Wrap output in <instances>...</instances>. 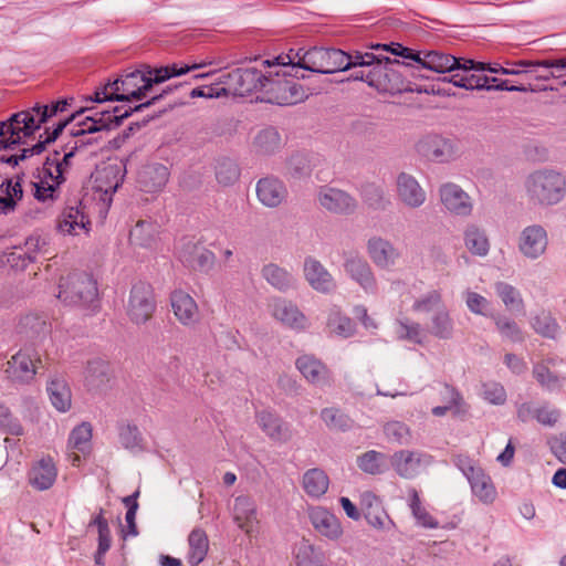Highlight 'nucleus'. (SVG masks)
I'll return each mask as SVG.
<instances>
[{"instance_id": "f257e3e1", "label": "nucleus", "mask_w": 566, "mask_h": 566, "mask_svg": "<svg viewBox=\"0 0 566 566\" xmlns=\"http://www.w3.org/2000/svg\"><path fill=\"white\" fill-rule=\"evenodd\" d=\"M201 66V64L190 65L184 62H175L159 67L140 65L137 69L123 71L113 81L108 80L105 84L96 87L90 101L97 104L114 101L128 104L113 108L99 109L97 107L92 115H86L82 122H78L72 128L71 134L73 136L92 135L102 130L117 128L133 113L143 112L145 108L155 105L167 94L171 93L174 88L178 87L177 85H167L160 92H156V85L198 70Z\"/></svg>"}, {"instance_id": "f03ea898", "label": "nucleus", "mask_w": 566, "mask_h": 566, "mask_svg": "<svg viewBox=\"0 0 566 566\" xmlns=\"http://www.w3.org/2000/svg\"><path fill=\"white\" fill-rule=\"evenodd\" d=\"M373 56V61L366 65H357L347 80L364 81L379 93L396 95L402 92H418L422 90L409 81L416 77L412 64L407 61H399L371 52H361Z\"/></svg>"}, {"instance_id": "7ed1b4c3", "label": "nucleus", "mask_w": 566, "mask_h": 566, "mask_svg": "<svg viewBox=\"0 0 566 566\" xmlns=\"http://www.w3.org/2000/svg\"><path fill=\"white\" fill-rule=\"evenodd\" d=\"M293 50L287 54H280L272 60H262L261 66L265 69L262 95H258L260 102L279 106L295 105L307 97L306 90L300 84L305 78V73H296L291 70L294 64Z\"/></svg>"}, {"instance_id": "20e7f679", "label": "nucleus", "mask_w": 566, "mask_h": 566, "mask_svg": "<svg viewBox=\"0 0 566 566\" xmlns=\"http://www.w3.org/2000/svg\"><path fill=\"white\" fill-rule=\"evenodd\" d=\"M70 106L67 98L57 99L48 105L35 104L30 109L11 114L6 120H0V150L13 149L23 144L41 125L51 117L63 113Z\"/></svg>"}, {"instance_id": "39448f33", "label": "nucleus", "mask_w": 566, "mask_h": 566, "mask_svg": "<svg viewBox=\"0 0 566 566\" xmlns=\"http://www.w3.org/2000/svg\"><path fill=\"white\" fill-rule=\"evenodd\" d=\"M301 51L292 53L294 64L291 70L296 73L310 71L313 73L332 74L344 71H355L357 65H366L373 61V56L356 51L347 53L336 48H311L301 54Z\"/></svg>"}, {"instance_id": "423d86ee", "label": "nucleus", "mask_w": 566, "mask_h": 566, "mask_svg": "<svg viewBox=\"0 0 566 566\" xmlns=\"http://www.w3.org/2000/svg\"><path fill=\"white\" fill-rule=\"evenodd\" d=\"M463 73H453L450 77L444 76L443 81L452 83L454 86L465 90L476 91H507V92H525L524 86H509L507 81L499 80L497 77H490L486 75H479L470 73L490 72L494 74L504 75H518L523 70H509L499 63H489L474 60H463Z\"/></svg>"}, {"instance_id": "0eeeda50", "label": "nucleus", "mask_w": 566, "mask_h": 566, "mask_svg": "<svg viewBox=\"0 0 566 566\" xmlns=\"http://www.w3.org/2000/svg\"><path fill=\"white\" fill-rule=\"evenodd\" d=\"M373 48L376 50L381 49L386 52H390L395 56L409 61L412 64L413 72L417 74L416 77H427L421 74L422 70L436 73H463L462 63L464 59L455 57L440 51H417L397 42L389 44L378 43L373 45Z\"/></svg>"}, {"instance_id": "6e6552de", "label": "nucleus", "mask_w": 566, "mask_h": 566, "mask_svg": "<svg viewBox=\"0 0 566 566\" xmlns=\"http://www.w3.org/2000/svg\"><path fill=\"white\" fill-rule=\"evenodd\" d=\"M57 297L65 304L81 306L90 312L99 307L96 280L86 272H73L61 279Z\"/></svg>"}, {"instance_id": "1a4fd4ad", "label": "nucleus", "mask_w": 566, "mask_h": 566, "mask_svg": "<svg viewBox=\"0 0 566 566\" xmlns=\"http://www.w3.org/2000/svg\"><path fill=\"white\" fill-rule=\"evenodd\" d=\"M525 188L530 201L535 205L552 206L564 198L566 179L555 170H536L527 177Z\"/></svg>"}, {"instance_id": "9d476101", "label": "nucleus", "mask_w": 566, "mask_h": 566, "mask_svg": "<svg viewBox=\"0 0 566 566\" xmlns=\"http://www.w3.org/2000/svg\"><path fill=\"white\" fill-rule=\"evenodd\" d=\"M265 69L258 66L238 67L228 73L222 74L219 80L224 84L227 96L232 94L235 96H247L252 93L262 95L263 78Z\"/></svg>"}, {"instance_id": "9b49d317", "label": "nucleus", "mask_w": 566, "mask_h": 566, "mask_svg": "<svg viewBox=\"0 0 566 566\" xmlns=\"http://www.w3.org/2000/svg\"><path fill=\"white\" fill-rule=\"evenodd\" d=\"M86 136L87 135L73 136L75 138L74 145L69 149H64L62 158L57 150L49 155L43 163V166L38 169V178L50 184L59 181V185H62L65 181V170L70 166V160L75 155V151L81 147L97 143V138Z\"/></svg>"}, {"instance_id": "f8f14e48", "label": "nucleus", "mask_w": 566, "mask_h": 566, "mask_svg": "<svg viewBox=\"0 0 566 566\" xmlns=\"http://www.w3.org/2000/svg\"><path fill=\"white\" fill-rule=\"evenodd\" d=\"M155 310L156 300L153 286L145 281L134 283L126 305L129 319L137 325L145 324L150 319Z\"/></svg>"}, {"instance_id": "ddd939ff", "label": "nucleus", "mask_w": 566, "mask_h": 566, "mask_svg": "<svg viewBox=\"0 0 566 566\" xmlns=\"http://www.w3.org/2000/svg\"><path fill=\"white\" fill-rule=\"evenodd\" d=\"M41 365L39 356L29 348L19 350L8 361L6 374L13 382H30Z\"/></svg>"}, {"instance_id": "4468645a", "label": "nucleus", "mask_w": 566, "mask_h": 566, "mask_svg": "<svg viewBox=\"0 0 566 566\" xmlns=\"http://www.w3.org/2000/svg\"><path fill=\"white\" fill-rule=\"evenodd\" d=\"M344 270L366 293H377V282L366 259L358 253L344 254Z\"/></svg>"}, {"instance_id": "2eb2a0df", "label": "nucleus", "mask_w": 566, "mask_h": 566, "mask_svg": "<svg viewBox=\"0 0 566 566\" xmlns=\"http://www.w3.org/2000/svg\"><path fill=\"white\" fill-rule=\"evenodd\" d=\"M433 458L422 451L400 450L392 454L391 465L403 479L416 478L422 468L430 465Z\"/></svg>"}, {"instance_id": "dca6fc26", "label": "nucleus", "mask_w": 566, "mask_h": 566, "mask_svg": "<svg viewBox=\"0 0 566 566\" xmlns=\"http://www.w3.org/2000/svg\"><path fill=\"white\" fill-rule=\"evenodd\" d=\"M232 517L238 527L248 536L259 533L260 521L258 518L256 503L253 497L249 495L234 497Z\"/></svg>"}, {"instance_id": "f3484780", "label": "nucleus", "mask_w": 566, "mask_h": 566, "mask_svg": "<svg viewBox=\"0 0 566 566\" xmlns=\"http://www.w3.org/2000/svg\"><path fill=\"white\" fill-rule=\"evenodd\" d=\"M548 244L547 231L541 224L524 228L518 237V251L530 260L542 256Z\"/></svg>"}, {"instance_id": "a211bd4d", "label": "nucleus", "mask_w": 566, "mask_h": 566, "mask_svg": "<svg viewBox=\"0 0 566 566\" xmlns=\"http://www.w3.org/2000/svg\"><path fill=\"white\" fill-rule=\"evenodd\" d=\"M181 263L191 270L207 273L214 264V253L192 241L185 242L178 249Z\"/></svg>"}, {"instance_id": "6ab92c4d", "label": "nucleus", "mask_w": 566, "mask_h": 566, "mask_svg": "<svg viewBox=\"0 0 566 566\" xmlns=\"http://www.w3.org/2000/svg\"><path fill=\"white\" fill-rule=\"evenodd\" d=\"M255 418L259 427L273 442L285 443L292 439L291 424L275 412L261 410L256 412Z\"/></svg>"}, {"instance_id": "aec40b11", "label": "nucleus", "mask_w": 566, "mask_h": 566, "mask_svg": "<svg viewBox=\"0 0 566 566\" xmlns=\"http://www.w3.org/2000/svg\"><path fill=\"white\" fill-rule=\"evenodd\" d=\"M84 210L81 202L77 206H66L57 218V230L71 235L87 233L91 221Z\"/></svg>"}, {"instance_id": "412c9836", "label": "nucleus", "mask_w": 566, "mask_h": 566, "mask_svg": "<svg viewBox=\"0 0 566 566\" xmlns=\"http://www.w3.org/2000/svg\"><path fill=\"white\" fill-rule=\"evenodd\" d=\"M417 149L423 157L439 163H447L455 155L453 143L440 135H428L423 137L418 143Z\"/></svg>"}, {"instance_id": "4be33fe9", "label": "nucleus", "mask_w": 566, "mask_h": 566, "mask_svg": "<svg viewBox=\"0 0 566 566\" xmlns=\"http://www.w3.org/2000/svg\"><path fill=\"white\" fill-rule=\"evenodd\" d=\"M439 192L443 207L450 213L467 217L472 212L471 199L460 186L448 182L440 187Z\"/></svg>"}, {"instance_id": "5701e85b", "label": "nucleus", "mask_w": 566, "mask_h": 566, "mask_svg": "<svg viewBox=\"0 0 566 566\" xmlns=\"http://www.w3.org/2000/svg\"><path fill=\"white\" fill-rule=\"evenodd\" d=\"M57 478V468L51 457L35 461L28 473L29 484L38 491H46L53 486Z\"/></svg>"}, {"instance_id": "b1692460", "label": "nucleus", "mask_w": 566, "mask_h": 566, "mask_svg": "<svg viewBox=\"0 0 566 566\" xmlns=\"http://www.w3.org/2000/svg\"><path fill=\"white\" fill-rule=\"evenodd\" d=\"M296 368L304 378L317 387L329 386L332 381L331 370L313 355H302L295 361Z\"/></svg>"}, {"instance_id": "393cba45", "label": "nucleus", "mask_w": 566, "mask_h": 566, "mask_svg": "<svg viewBox=\"0 0 566 566\" xmlns=\"http://www.w3.org/2000/svg\"><path fill=\"white\" fill-rule=\"evenodd\" d=\"M170 304L176 318L185 326H195L199 319L196 301L186 292L176 290L170 294Z\"/></svg>"}, {"instance_id": "a878e982", "label": "nucleus", "mask_w": 566, "mask_h": 566, "mask_svg": "<svg viewBox=\"0 0 566 566\" xmlns=\"http://www.w3.org/2000/svg\"><path fill=\"white\" fill-rule=\"evenodd\" d=\"M397 195L399 200L409 208L421 207L427 198L426 191L418 180L406 172L397 177Z\"/></svg>"}, {"instance_id": "bb28decb", "label": "nucleus", "mask_w": 566, "mask_h": 566, "mask_svg": "<svg viewBox=\"0 0 566 566\" xmlns=\"http://www.w3.org/2000/svg\"><path fill=\"white\" fill-rule=\"evenodd\" d=\"M304 274L308 284L321 293H331L336 283L326 268L316 259L307 256L304 261Z\"/></svg>"}, {"instance_id": "cd10ccee", "label": "nucleus", "mask_w": 566, "mask_h": 566, "mask_svg": "<svg viewBox=\"0 0 566 566\" xmlns=\"http://www.w3.org/2000/svg\"><path fill=\"white\" fill-rule=\"evenodd\" d=\"M318 200L323 208L334 213L349 214L357 208V201L354 197L336 188L323 189L319 192Z\"/></svg>"}, {"instance_id": "c85d7f7f", "label": "nucleus", "mask_w": 566, "mask_h": 566, "mask_svg": "<svg viewBox=\"0 0 566 566\" xmlns=\"http://www.w3.org/2000/svg\"><path fill=\"white\" fill-rule=\"evenodd\" d=\"M310 520L315 531L331 541L338 539L343 534L339 520L325 507H313L310 511Z\"/></svg>"}, {"instance_id": "c756f323", "label": "nucleus", "mask_w": 566, "mask_h": 566, "mask_svg": "<svg viewBox=\"0 0 566 566\" xmlns=\"http://www.w3.org/2000/svg\"><path fill=\"white\" fill-rule=\"evenodd\" d=\"M272 314L286 327L295 331L305 329L307 326L306 316L300 311V308L284 298H276L272 304Z\"/></svg>"}, {"instance_id": "7c9ffc66", "label": "nucleus", "mask_w": 566, "mask_h": 566, "mask_svg": "<svg viewBox=\"0 0 566 566\" xmlns=\"http://www.w3.org/2000/svg\"><path fill=\"white\" fill-rule=\"evenodd\" d=\"M124 176L125 172L118 165H109L97 172L96 189L103 193L101 199L107 205L112 202V196L122 186Z\"/></svg>"}, {"instance_id": "2f4dec72", "label": "nucleus", "mask_w": 566, "mask_h": 566, "mask_svg": "<svg viewBox=\"0 0 566 566\" xmlns=\"http://www.w3.org/2000/svg\"><path fill=\"white\" fill-rule=\"evenodd\" d=\"M287 195L284 184L274 177H265L256 184V196L259 200L266 207H277L282 203Z\"/></svg>"}, {"instance_id": "473e14b6", "label": "nucleus", "mask_w": 566, "mask_h": 566, "mask_svg": "<svg viewBox=\"0 0 566 566\" xmlns=\"http://www.w3.org/2000/svg\"><path fill=\"white\" fill-rule=\"evenodd\" d=\"M367 248L370 259L382 269L392 266L399 258V252L394 244L379 237L369 239Z\"/></svg>"}, {"instance_id": "72a5a7b5", "label": "nucleus", "mask_w": 566, "mask_h": 566, "mask_svg": "<svg viewBox=\"0 0 566 566\" xmlns=\"http://www.w3.org/2000/svg\"><path fill=\"white\" fill-rule=\"evenodd\" d=\"M169 179V170L163 164H149L138 172V182L144 191L155 192L164 188Z\"/></svg>"}, {"instance_id": "f704fd0d", "label": "nucleus", "mask_w": 566, "mask_h": 566, "mask_svg": "<svg viewBox=\"0 0 566 566\" xmlns=\"http://www.w3.org/2000/svg\"><path fill=\"white\" fill-rule=\"evenodd\" d=\"M472 495L482 504L490 505L497 497L496 488L491 476L483 470H476L468 480Z\"/></svg>"}, {"instance_id": "c9c22d12", "label": "nucleus", "mask_w": 566, "mask_h": 566, "mask_svg": "<svg viewBox=\"0 0 566 566\" xmlns=\"http://www.w3.org/2000/svg\"><path fill=\"white\" fill-rule=\"evenodd\" d=\"M111 380L109 364L101 358L88 360L85 369V385L90 390H102Z\"/></svg>"}, {"instance_id": "e433bc0d", "label": "nucleus", "mask_w": 566, "mask_h": 566, "mask_svg": "<svg viewBox=\"0 0 566 566\" xmlns=\"http://www.w3.org/2000/svg\"><path fill=\"white\" fill-rule=\"evenodd\" d=\"M428 333L436 338L448 340L453 337L454 322L450 315L449 310L439 307L431 317L428 324Z\"/></svg>"}, {"instance_id": "4c0bfd02", "label": "nucleus", "mask_w": 566, "mask_h": 566, "mask_svg": "<svg viewBox=\"0 0 566 566\" xmlns=\"http://www.w3.org/2000/svg\"><path fill=\"white\" fill-rule=\"evenodd\" d=\"M46 391L52 406L57 411L66 412L71 408L72 392L65 379L52 378L46 386Z\"/></svg>"}, {"instance_id": "58836bf2", "label": "nucleus", "mask_w": 566, "mask_h": 566, "mask_svg": "<svg viewBox=\"0 0 566 566\" xmlns=\"http://www.w3.org/2000/svg\"><path fill=\"white\" fill-rule=\"evenodd\" d=\"M463 240L465 248L478 256H485L490 251L489 238L481 227L470 223L465 227L463 232Z\"/></svg>"}, {"instance_id": "ea45409f", "label": "nucleus", "mask_w": 566, "mask_h": 566, "mask_svg": "<svg viewBox=\"0 0 566 566\" xmlns=\"http://www.w3.org/2000/svg\"><path fill=\"white\" fill-rule=\"evenodd\" d=\"M188 545L187 562L190 566H198L203 562L209 549L206 532L201 528H193L188 536Z\"/></svg>"}, {"instance_id": "a19ab883", "label": "nucleus", "mask_w": 566, "mask_h": 566, "mask_svg": "<svg viewBox=\"0 0 566 566\" xmlns=\"http://www.w3.org/2000/svg\"><path fill=\"white\" fill-rule=\"evenodd\" d=\"M408 506L411 511L413 518L416 520V524L423 528H438V520L434 516H432L422 505L419 492L415 488H410L408 490Z\"/></svg>"}, {"instance_id": "79ce46f5", "label": "nucleus", "mask_w": 566, "mask_h": 566, "mask_svg": "<svg viewBox=\"0 0 566 566\" xmlns=\"http://www.w3.org/2000/svg\"><path fill=\"white\" fill-rule=\"evenodd\" d=\"M261 273L270 285L281 292H286L295 286L294 276L277 264L269 263L264 265Z\"/></svg>"}, {"instance_id": "37998d69", "label": "nucleus", "mask_w": 566, "mask_h": 566, "mask_svg": "<svg viewBox=\"0 0 566 566\" xmlns=\"http://www.w3.org/2000/svg\"><path fill=\"white\" fill-rule=\"evenodd\" d=\"M328 485L329 479L322 469H310L303 475V489L311 497L318 499L324 495Z\"/></svg>"}, {"instance_id": "c03bdc74", "label": "nucleus", "mask_w": 566, "mask_h": 566, "mask_svg": "<svg viewBox=\"0 0 566 566\" xmlns=\"http://www.w3.org/2000/svg\"><path fill=\"white\" fill-rule=\"evenodd\" d=\"M41 242L39 237H30L25 241V250L19 249L9 254L8 261L14 268L25 269L28 264L35 261L36 252L41 249Z\"/></svg>"}, {"instance_id": "a18cd8bd", "label": "nucleus", "mask_w": 566, "mask_h": 566, "mask_svg": "<svg viewBox=\"0 0 566 566\" xmlns=\"http://www.w3.org/2000/svg\"><path fill=\"white\" fill-rule=\"evenodd\" d=\"M494 290L509 311L524 313V301L521 292L515 286L499 281L494 284Z\"/></svg>"}, {"instance_id": "49530a36", "label": "nucleus", "mask_w": 566, "mask_h": 566, "mask_svg": "<svg viewBox=\"0 0 566 566\" xmlns=\"http://www.w3.org/2000/svg\"><path fill=\"white\" fill-rule=\"evenodd\" d=\"M359 192L364 203L373 210H385L390 205L382 187L375 182L363 184Z\"/></svg>"}, {"instance_id": "de8ad7c7", "label": "nucleus", "mask_w": 566, "mask_h": 566, "mask_svg": "<svg viewBox=\"0 0 566 566\" xmlns=\"http://www.w3.org/2000/svg\"><path fill=\"white\" fill-rule=\"evenodd\" d=\"M158 234V226L150 220H140L129 232L132 243L140 247H151Z\"/></svg>"}, {"instance_id": "09e8293b", "label": "nucleus", "mask_w": 566, "mask_h": 566, "mask_svg": "<svg viewBox=\"0 0 566 566\" xmlns=\"http://www.w3.org/2000/svg\"><path fill=\"white\" fill-rule=\"evenodd\" d=\"M531 326L542 337L555 339L559 334V325L556 318L546 311H542L531 319Z\"/></svg>"}, {"instance_id": "8fccbe9b", "label": "nucleus", "mask_w": 566, "mask_h": 566, "mask_svg": "<svg viewBox=\"0 0 566 566\" xmlns=\"http://www.w3.org/2000/svg\"><path fill=\"white\" fill-rule=\"evenodd\" d=\"M533 377L548 391L559 390L563 387L564 378L551 371L546 363L534 364Z\"/></svg>"}, {"instance_id": "3c124183", "label": "nucleus", "mask_w": 566, "mask_h": 566, "mask_svg": "<svg viewBox=\"0 0 566 566\" xmlns=\"http://www.w3.org/2000/svg\"><path fill=\"white\" fill-rule=\"evenodd\" d=\"M386 454L369 450L357 458V467L365 473L377 475L385 471Z\"/></svg>"}, {"instance_id": "603ef678", "label": "nucleus", "mask_w": 566, "mask_h": 566, "mask_svg": "<svg viewBox=\"0 0 566 566\" xmlns=\"http://www.w3.org/2000/svg\"><path fill=\"white\" fill-rule=\"evenodd\" d=\"M92 436V424L83 421L71 431L69 436V447L84 453L91 448Z\"/></svg>"}, {"instance_id": "864d4df0", "label": "nucleus", "mask_w": 566, "mask_h": 566, "mask_svg": "<svg viewBox=\"0 0 566 566\" xmlns=\"http://www.w3.org/2000/svg\"><path fill=\"white\" fill-rule=\"evenodd\" d=\"M321 418L331 430L347 431L353 427V420L337 408H324Z\"/></svg>"}, {"instance_id": "5fc2aeb1", "label": "nucleus", "mask_w": 566, "mask_h": 566, "mask_svg": "<svg viewBox=\"0 0 566 566\" xmlns=\"http://www.w3.org/2000/svg\"><path fill=\"white\" fill-rule=\"evenodd\" d=\"M254 145L263 154L274 153L281 147L280 133L274 127H266L258 133Z\"/></svg>"}, {"instance_id": "6e6d98bb", "label": "nucleus", "mask_w": 566, "mask_h": 566, "mask_svg": "<svg viewBox=\"0 0 566 566\" xmlns=\"http://www.w3.org/2000/svg\"><path fill=\"white\" fill-rule=\"evenodd\" d=\"M327 324L333 333L345 338L355 332V323L338 308L331 310Z\"/></svg>"}, {"instance_id": "4d7b16f0", "label": "nucleus", "mask_w": 566, "mask_h": 566, "mask_svg": "<svg viewBox=\"0 0 566 566\" xmlns=\"http://www.w3.org/2000/svg\"><path fill=\"white\" fill-rule=\"evenodd\" d=\"M240 177L238 164L230 158H221L216 166V178L222 186L233 185Z\"/></svg>"}, {"instance_id": "13d9d810", "label": "nucleus", "mask_w": 566, "mask_h": 566, "mask_svg": "<svg viewBox=\"0 0 566 566\" xmlns=\"http://www.w3.org/2000/svg\"><path fill=\"white\" fill-rule=\"evenodd\" d=\"M119 441L125 449L134 453L144 450L142 433L134 424H122L119 427Z\"/></svg>"}, {"instance_id": "bf43d9fd", "label": "nucleus", "mask_w": 566, "mask_h": 566, "mask_svg": "<svg viewBox=\"0 0 566 566\" xmlns=\"http://www.w3.org/2000/svg\"><path fill=\"white\" fill-rule=\"evenodd\" d=\"M492 318L502 337L507 338L513 343L524 342L523 331L515 321L504 315H494Z\"/></svg>"}, {"instance_id": "052dcab7", "label": "nucleus", "mask_w": 566, "mask_h": 566, "mask_svg": "<svg viewBox=\"0 0 566 566\" xmlns=\"http://www.w3.org/2000/svg\"><path fill=\"white\" fill-rule=\"evenodd\" d=\"M97 109V107H85V108H81L80 111L73 113L72 115H70L67 118L63 119V120H60L56 126L54 127V129L52 132H49V129H45L44 134L46 135L45 139L44 140H39L38 143H43V150L45 149V146L50 143H53L55 142V139L62 134V132L64 130V128L69 125V124H72L73 122H75L73 124V126L71 128H73L78 122H82L83 119H78V117H81L82 114H84L85 112H91L90 115H92L95 111ZM70 133H72V129H70ZM72 137L73 135L70 134Z\"/></svg>"}, {"instance_id": "680f3d73", "label": "nucleus", "mask_w": 566, "mask_h": 566, "mask_svg": "<svg viewBox=\"0 0 566 566\" xmlns=\"http://www.w3.org/2000/svg\"><path fill=\"white\" fill-rule=\"evenodd\" d=\"M542 67L549 72L552 78L566 77V55L547 57L535 61V70ZM562 86H566V78L560 83Z\"/></svg>"}, {"instance_id": "e2e57ef3", "label": "nucleus", "mask_w": 566, "mask_h": 566, "mask_svg": "<svg viewBox=\"0 0 566 566\" xmlns=\"http://www.w3.org/2000/svg\"><path fill=\"white\" fill-rule=\"evenodd\" d=\"M384 433L388 441L397 444H408L411 440L410 428L401 421H389L384 426Z\"/></svg>"}, {"instance_id": "0e129e2a", "label": "nucleus", "mask_w": 566, "mask_h": 566, "mask_svg": "<svg viewBox=\"0 0 566 566\" xmlns=\"http://www.w3.org/2000/svg\"><path fill=\"white\" fill-rule=\"evenodd\" d=\"M88 526H96L98 532L99 554H106L111 547V531L107 520L104 517V510L99 509V513L93 517Z\"/></svg>"}, {"instance_id": "69168bd1", "label": "nucleus", "mask_w": 566, "mask_h": 566, "mask_svg": "<svg viewBox=\"0 0 566 566\" xmlns=\"http://www.w3.org/2000/svg\"><path fill=\"white\" fill-rule=\"evenodd\" d=\"M286 175L294 180L308 177L311 167L306 156L302 154L292 155L286 165Z\"/></svg>"}, {"instance_id": "338daca9", "label": "nucleus", "mask_w": 566, "mask_h": 566, "mask_svg": "<svg viewBox=\"0 0 566 566\" xmlns=\"http://www.w3.org/2000/svg\"><path fill=\"white\" fill-rule=\"evenodd\" d=\"M413 310L422 313H431L432 314L438 311L439 307H446L442 301V295L440 291L432 290L416 300L412 305Z\"/></svg>"}, {"instance_id": "774afa93", "label": "nucleus", "mask_w": 566, "mask_h": 566, "mask_svg": "<svg viewBox=\"0 0 566 566\" xmlns=\"http://www.w3.org/2000/svg\"><path fill=\"white\" fill-rule=\"evenodd\" d=\"M33 186V196L38 201L45 202L48 200H54L59 196L60 186L59 181H53L50 184L42 179H39L35 182H32Z\"/></svg>"}]
</instances>
